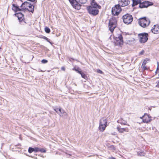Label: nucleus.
<instances>
[{
  "label": "nucleus",
  "instance_id": "f257e3e1",
  "mask_svg": "<svg viewBox=\"0 0 159 159\" xmlns=\"http://www.w3.org/2000/svg\"><path fill=\"white\" fill-rule=\"evenodd\" d=\"M73 7L77 10L80 9L81 4L86 3L87 0H68Z\"/></svg>",
  "mask_w": 159,
  "mask_h": 159
},
{
  "label": "nucleus",
  "instance_id": "f03ea898",
  "mask_svg": "<svg viewBox=\"0 0 159 159\" xmlns=\"http://www.w3.org/2000/svg\"><path fill=\"white\" fill-rule=\"evenodd\" d=\"M117 20L114 17L111 18L109 20L108 27L109 30L112 33L114 29L116 28L117 25Z\"/></svg>",
  "mask_w": 159,
  "mask_h": 159
},
{
  "label": "nucleus",
  "instance_id": "7ed1b4c3",
  "mask_svg": "<svg viewBox=\"0 0 159 159\" xmlns=\"http://www.w3.org/2000/svg\"><path fill=\"white\" fill-rule=\"evenodd\" d=\"M150 23V20L146 17H143L139 19V23L141 27L144 28L149 25Z\"/></svg>",
  "mask_w": 159,
  "mask_h": 159
},
{
  "label": "nucleus",
  "instance_id": "20e7f679",
  "mask_svg": "<svg viewBox=\"0 0 159 159\" xmlns=\"http://www.w3.org/2000/svg\"><path fill=\"white\" fill-rule=\"evenodd\" d=\"M122 18L124 23L127 25L131 24L133 19L132 15L128 13L123 15Z\"/></svg>",
  "mask_w": 159,
  "mask_h": 159
},
{
  "label": "nucleus",
  "instance_id": "39448f33",
  "mask_svg": "<svg viewBox=\"0 0 159 159\" xmlns=\"http://www.w3.org/2000/svg\"><path fill=\"white\" fill-rule=\"evenodd\" d=\"M148 34L146 33H143L138 34L140 42L141 43H144L148 39Z\"/></svg>",
  "mask_w": 159,
  "mask_h": 159
},
{
  "label": "nucleus",
  "instance_id": "423d86ee",
  "mask_svg": "<svg viewBox=\"0 0 159 159\" xmlns=\"http://www.w3.org/2000/svg\"><path fill=\"white\" fill-rule=\"evenodd\" d=\"M87 9L89 13L93 16L97 15L99 12V10L98 9L91 7V6L87 7Z\"/></svg>",
  "mask_w": 159,
  "mask_h": 159
},
{
  "label": "nucleus",
  "instance_id": "0eeeda50",
  "mask_svg": "<svg viewBox=\"0 0 159 159\" xmlns=\"http://www.w3.org/2000/svg\"><path fill=\"white\" fill-rule=\"evenodd\" d=\"M122 10L119 4L116 5L112 8L111 13L114 16L118 15Z\"/></svg>",
  "mask_w": 159,
  "mask_h": 159
},
{
  "label": "nucleus",
  "instance_id": "6e6552de",
  "mask_svg": "<svg viewBox=\"0 0 159 159\" xmlns=\"http://www.w3.org/2000/svg\"><path fill=\"white\" fill-rule=\"evenodd\" d=\"M114 39L115 40L114 43L116 45L120 46L123 44V37L121 34H118L117 37H114Z\"/></svg>",
  "mask_w": 159,
  "mask_h": 159
},
{
  "label": "nucleus",
  "instance_id": "1a4fd4ad",
  "mask_svg": "<svg viewBox=\"0 0 159 159\" xmlns=\"http://www.w3.org/2000/svg\"><path fill=\"white\" fill-rule=\"evenodd\" d=\"M153 3L152 2H150L148 1H143L140 2L139 5V7L140 8H147L148 7L153 5Z\"/></svg>",
  "mask_w": 159,
  "mask_h": 159
},
{
  "label": "nucleus",
  "instance_id": "9d476101",
  "mask_svg": "<svg viewBox=\"0 0 159 159\" xmlns=\"http://www.w3.org/2000/svg\"><path fill=\"white\" fill-rule=\"evenodd\" d=\"M119 4L120 6L125 7L128 5L130 3L129 0H121L119 2Z\"/></svg>",
  "mask_w": 159,
  "mask_h": 159
},
{
  "label": "nucleus",
  "instance_id": "9b49d317",
  "mask_svg": "<svg viewBox=\"0 0 159 159\" xmlns=\"http://www.w3.org/2000/svg\"><path fill=\"white\" fill-rule=\"evenodd\" d=\"M152 32L155 34L159 33V25H156L153 26V28L151 29Z\"/></svg>",
  "mask_w": 159,
  "mask_h": 159
},
{
  "label": "nucleus",
  "instance_id": "f8f14e48",
  "mask_svg": "<svg viewBox=\"0 0 159 159\" xmlns=\"http://www.w3.org/2000/svg\"><path fill=\"white\" fill-rule=\"evenodd\" d=\"M91 7H93L95 8L101 9V7L98 4L97 2H96L94 0H92V1L91 3Z\"/></svg>",
  "mask_w": 159,
  "mask_h": 159
},
{
  "label": "nucleus",
  "instance_id": "ddd939ff",
  "mask_svg": "<svg viewBox=\"0 0 159 159\" xmlns=\"http://www.w3.org/2000/svg\"><path fill=\"white\" fill-rule=\"evenodd\" d=\"M116 129L120 133H123L125 131H128V128H120V125L117 126Z\"/></svg>",
  "mask_w": 159,
  "mask_h": 159
},
{
  "label": "nucleus",
  "instance_id": "4468645a",
  "mask_svg": "<svg viewBox=\"0 0 159 159\" xmlns=\"http://www.w3.org/2000/svg\"><path fill=\"white\" fill-rule=\"evenodd\" d=\"M30 5V3L27 2H25L22 3L21 6L22 9L23 10L28 9V6Z\"/></svg>",
  "mask_w": 159,
  "mask_h": 159
},
{
  "label": "nucleus",
  "instance_id": "2eb2a0df",
  "mask_svg": "<svg viewBox=\"0 0 159 159\" xmlns=\"http://www.w3.org/2000/svg\"><path fill=\"white\" fill-rule=\"evenodd\" d=\"M19 20L24 19V15L21 12H19L15 14Z\"/></svg>",
  "mask_w": 159,
  "mask_h": 159
},
{
  "label": "nucleus",
  "instance_id": "dca6fc26",
  "mask_svg": "<svg viewBox=\"0 0 159 159\" xmlns=\"http://www.w3.org/2000/svg\"><path fill=\"white\" fill-rule=\"evenodd\" d=\"M107 120L105 118H102L100 121L99 124L103 125H105L106 126H107Z\"/></svg>",
  "mask_w": 159,
  "mask_h": 159
},
{
  "label": "nucleus",
  "instance_id": "f3484780",
  "mask_svg": "<svg viewBox=\"0 0 159 159\" xmlns=\"http://www.w3.org/2000/svg\"><path fill=\"white\" fill-rule=\"evenodd\" d=\"M12 6V9L15 12L20 11L21 10V9L18 6L15 5V4H13Z\"/></svg>",
  "mask_w": 159,
  "mask_h": 159
},
{
  "label": "nucleus",
  "instance_id": "a211bd4d",
  "mask_svg": "<svg viewBox=\"0 0 159 159\" xmlns=\"http://www.w3.org/2000/svg\"><path fill=\"white\" fill-rule=\"evenodd\" d=\"M28 7H29V9L28 8V9L27 10L33 13L34 11V6L32 5L30 3V5H29Z\"/></svg>",
  "mask_w": 159,
  "mask_h": 159
},
{
  "label": "nucleus",
  "instance_id": "6ab92c4d",
  "mask_svg": "<svg viewBox=\"0 0 159 159\" xmlns=\"http://www.w3.org/2000/svg\"><path fill=\"white\" fill-rule=\"evenodd\" d=\"M132 6L134 7L140 3L141 2V0H132Z\"/></svg>",
  "mask_w": 159,
  "mask_h": 159
},
{
  "label": "nucleus",
  "instance_id": "aec40b11",
  "mask_svg": "<svg viewBox=\"0 0 159 159\" xmlns=\"http://www.w3.org/2000/svg\"><path fill=\"white\" fill-rule=\"evenodd\" d=\"M117 122L118 123H120L121 125H126L127 124V121L124 120H123L122 119H119L118 121Z\"/></svg>",
  "mask_w": 159,
  "mask_h": 159
},
{
  "label": "nucleus",
  "instance_id": "412c9836",
  "mask_svg": "<svg viewBox=\"0 0 159 159\" xmlns=\"http://www.w3.org/2000/svg\"><path fill=\"white\" fill-rule=\"evenodd\" d=\"M106 127V125H101L99 124V130L101 132H103L105 129Z\"/></svg>",
  "mask_w": 159,
  "mask_h": 159
},
{
  "label": "nucleus",
  "instance_id": "4be33fe9",
  "mask_svg": "<svg viewBox=\"0 0 159 159\" xmlns=\"http://www.w3.org/2000/svg\"><path fill=\"white\" fill-rule=\"evenodd\" d=\"M137 154L138 156H144L145 153L144 152L140 151L138 152Z\"/></svg>",
  "mask_w": 159,
  "mask_h": 159
},
{
  "label": "nucleus",
  "instance_id": "5701e85b",
  "mask_svg": "<svg viewBox=\"0 0 159 159\" xmlns=\"http://www.w3.org/2000/svg\"><path fill=\"white\" fill-rule=\"evenodd\" d=\"M61 108H56L54 109V110L58 114L59 113V112L61 111Z\"/></svg>",
  "mask_w": 159,
  "mask_h": 159
},
{
  "label": "nucleus",
  "instance_id": "b1692460",
  "mask_svg": "<svg viewBox=\"0 0 159 159\" xmlns=\"http://www.w3.org/2000/svg\"><path fill=\"white\" fill-rule=\"evenodd\" d=\"M44 30L45 32L47 33H49L50 32V29L47 27H45Z\"/></svg>",
  "mask_w": 159,
  "mask_h": 159
},
{
  "label": "nucleus",
  "instance_id": "393cba45",
  "mask_svg": "<svg viewBox=\"0 0 159 159\" xmlns=\"http://www.w3.org/2000/svg\"><path fill=\"white\" fill-rule=\"evenodd\" d=\"M151 120L150 119L147 120L146 119H143V121L144 123H148Z\"/></svg>",
  "mask_w": 159,
  "mask_h": 159
},
{
  "label": "nucleus",
  "instance_id": "a878e982",
  "mask_svg": "<svg viewBox=\"0 0 159 159\" xmlns=\"http://www.w3.org/2000/svg\"><path fill=\"white\" fill-rule=\"evenodd\" d=\"M20 24L21 25H24L26 24V22H25V21L24 19H22V20H19Z\"/></svg>",
  "mask_w": 159,
  "mask_h": 159
},
{
  "label": "nucleus",
  "instance_id": "bb28decb",
  "mask_svg": "<svg viewBox=\"0 0 159 159\" xmlns=\"http://www.w3.org/2000/svg\"><path fill=\"white\" fill-rule=\"evenodd\" d=\"M34 151V148L31 147H30L28 149V152L30 153H32Z\"/></svg>",
  "mask_w": 159,
  "mask_h": 159
},
{
  "label": "nucleus",
  "instance_id": "cd10ccee",
  "mask_svg": "<svg viewBox=\"0 0 159 159\" xmlns=\"http://www.w3.org/2000/svg\"><path fill=\"white\" fill-rule=\"evenodd\" d=\"M65 112V111L61 108V111L59 112V114L60 116H63V112Z\"/></svg>",
  "mask_w": 159,
  "mask_h": 159
},
{
  "label": "nucleus",
  "instance_id": "c85d7f7f",
  "mask_svg": "<svg viewBox=\"0 0 159 159\" xmlns=\"http://www.w3.org/2000/svg\"><path fill=\"white\" fill-rule=\"evenodd\" d=\"M39 152H46V150L44 148H39Z\"/></svg>",
  "mask_w": 159,
  "mask_h": 159
},
{
  "label": "nucleus",
  "instance_id": "c756f323",
  "mask_svg": "<svg viewBox=\"0 0 159 159\" xmlns=\"http://www.w3.org/2000/svg\"><path fill=\"white\" fill-rule=\"evenodd\" d=\"M43 38L44 39L46 40L47 41L49 42L50 44H52V43L50 42L49 40V39L48 38L44 36Z\"/></svg>",
  "mask_w": 159,
  "mask_h": 159
},
{
  "label": "nucleus",
  "instance_id": "7c9ffc66",
  "mask_svg": "<svg viewBox=\"0 0 159 159\" xmlns=\"http://www.w3.org/2000/svg\"><path fill=\"white\" fill-rule=\"evenodd\" d=\"M81 77L84 78L85 79L87 77V76L85 74H84L83 72L81 74Z\"/></svg>",
  "mask_w": 159,
  "mask_h": 159
},
{
  "label": "nucleus",
  "instance_id": "2f4dec72",
  "mask_svg": "<svg viewBox=\"0 0 159 159\" xmlns=\"http://www.w3.org/2000/svg\"><path fill=\"white\" fill-rule=\"evenodd\" d=\"M39 148H38L36 147V148H34V152H39Z\"/></svg>",
  "mask_w": 159,
  "mask_h": 159
},
{
  "label": "nucleus",
  "instance_id": "473e14b6",
  "mask_svg": "<svg viewBox=\"0 0 159 159\" xmlns=\"http://www.w3.org/2000/svg\"><path fill=\"white\" fill-rule=\"evenodd\" d=\"M48 61V60L46 59H43L41 61V62L44 64L47 63Z\"/></svg>",
  "mask_w": 159,
  "mask_h": 159
},
{
  "label": "nucleus",
  "instance_id": "72a5a7b5",
  "mask_svg": "<svg viewBox=\"0 0 159 159\" xmlns=\"http://www.w3.org/2000/svg\"><path fill=\"white\" fill-rule=\"evenodd\" d=\"M142 67L144 70H147V68L145 66V65H143V66L142 65Z\"/></svg>",
  "mask_w": 159,
  "mask_h": 159
},
{
  "label": "nucleus",
  "instance_id": "f704fd0d",
  "mask_svg": "<svg viewBox=\"0 0 159 159\" xmlns=\"http://www.w3.org/2000/svg\"><path fill=\"white\" fill-rule=\"evenodd\" d=\"M147 62V61L146 60L144 59L142 64V65H146Z\"/></svg>",
  "mask_w": 159,
  "mask_h": 159
},
{
  "label": "nucleus",
  "instance_id": "c9c22d12",
  "mask_svg": "<svg viewBox=\"0 0 159 159\" xmlns=\"http://www.w3.org/2000/svg\"><path fill=\"white\" fill-rule=\"evenodd\" d=\"M97 71L98 73L101 74H102L103 73L102 71L99 69L97 70Z\"/></svg>",
  "mask_w": 159,
  "mask_h": 159
},
{
  "label": "nucleus",
  "instance_id": "e433bc0d",
  "mask_svg": "<svg viewBox=\"0 0 159 159\" xmlns=\"http://www.w3.org/2000/svg\"><path fill=\"white\" fill-rule=\"evenodd\" d=\"M144 53V50H142L139 53V54L140 55H143Z\"/></svg>",
  "mask_w": 159,
  "mask_h": 159
},
{
  "label": "nucleus",
  "instance_id": "4c0bfd02",
  "mask_svg": "<svg viewBox=\"0 0 159 159\" xmlns=\"http://www.w3.org/2000/svg\"><path fill=\"white\" fill-rule=\"evenodd\" d=\"M61 69L63 71H65V68L64 67L62 66L61 68Z\"/></svg>",
  "mask_w": 159,
  "mask_h": 159
},
{
  "label": "nucleus",
  "instance_id": "58836bf2",
  "mask_svg": "<svg viewBox=\"0 0 159 159\" xmlns=\"http://www.w3.org/2000/svg\"><path fill=\"white\" fill-rule=\"evenodd\" d=\"M77 72L79 73V74H80V75L83 73V72H82L81 70H79Z\"/></svg>",
  "mask_w": 159,
  "mask_h": 159
},
{
  "label": "nucleus",
  "instance_id": "ea45409f",
  "mask_svg": "<svg viewBox=\"0 0 159 159\" xmlns=\"http://www.w3.org/2000/svg\"><path fill=\"white\" fill-rule=\"evenodd\" d=\"M73 70H75L77 72L79 70H78L77 69H76L75 68H74L73 69Z\"/></svg>",
  "mask_w": 159,
  "mask_h": 159
},
{
  "label": "nucleus",
  "instance_id": "a19ab883",
  "mask_svg": "<svg viewBox=\"0 0 159 159\" xmlns=\"http://www.w3.org/2000/svg\"><path fill=\"white\" fill-rule=\"evenodd\" d=\"M63 116H65L67 115V113L66 112H63Z\"/></svg>",
  "mask_w": 159,
  "mask_h": 159
},
{
  "label": "nucleus",
  "instance_id": "79ce46f5",
  "mask_svg": "<svg viewBox=\"0 0 159 159\" xmlns=\"http://www.w3.org/2000/svg\"><path fill=\"white\" fill-rule=\"evenodd\" d=\"M38 71L39 72H44V71L41 70V69H38Z\"/></svg>",
  "mask_w": 159,
  "mask_h": 159
},
{
  "label": "nucleus",
  "instance_id": "37998d69",
  "mask_svg": "<svg viewBox=\"0 0 159 159\" xmlns=\"http://www.w3.org/2000/svg\"><path fill=\"white\" fill-rule=\"evenodd\" d=\"M70 156H71V155L70 154H67L66 155V157H69Z\"/></svg>",
  "mask_w": 159,
  "mask_h": 159
},
{
  "label": "nucleus",
  "instance_id": "c03bdc74",
  "mask_svg": "<svg viewBox=\"0 0 159 159\" xmlns=\"http://www.w3.org/2000/svg\"><path fill=\"white\" fill-rule=\"evenodd\" d=\"M145 60H146L147 61H150V59H148V58H146L145 59Z\"/></svg>",
  "mask_w": 159,
  "mask_h": 159
},
{
  "label": "nucleus",
  "instance_id": "a18cd8bd",
  "mask_svg": "<svg viewBox=\"0 0 159 159\" xmlns=\"http://www.w3.org/2000/svg\"><path fill=\"white\" fill-rule=\"evenodd\" d=\"M157 69H158V68L159 67V63L158 62H157Z\"/></svg>",
  "mask_w": 159,
  "mask_h": 159
},
{
  "label": "nucleus",
  "instance_id": "49530a36",
  "mask_svg": "<svg viewBox=\"0 0 159 159\" xmlns=\"http://www.w3.org/2000/svg\"><path fill=\"white\" fill-rule=\"evenodd\" d=\"M145 116H143L142 117H140V118L141 119H143V118H144Z\"/></svg>",
  "mask_w": 159,
  "mask_h": 159
},
{
  "label": "nucleus",
  "instance_id": "de8ad7c7",
  "mask_svg": "<svg viewBox=\"0 0 159 159\" xmlns=\"http://www.w3.org/2000/svg\"><path fill=\"white\" fill-rule=\"evenodd\" d=\"M111 159H116L114 157H112L111 158Z\"/></svg>",
  "mask_w": 159,
  "mask_h": 159
},
{
  "label": "nucleus",
  "instance_id": "09e8293b",
  "mask_svg": "<svg viewBox=\"0 0 159 159\" xmlns=\"http://www.w3.org/2000/svg\"><path fill=\"white\" fill-rule=\"evenodd\" d=\"M158 84L159 85V81L158 82Z\"/></svg>",
  "mask_w": 159,
  "mask_h": 159
},
{
  "label": "nucleus",
  "instance_id": "8fccbe9b",
  "mask_svg": "<svg viewBox=\"0 0 159 159\" xmlns=\"http://www.w3.org/2000/svg\"><path fill=\"white\" fill-rule=\"evenodd\" d=\"M147 116H148V115H147Z\"/></svg>",
  "mask_w": 159,
  "mask_h": 159
}]
</instances>
